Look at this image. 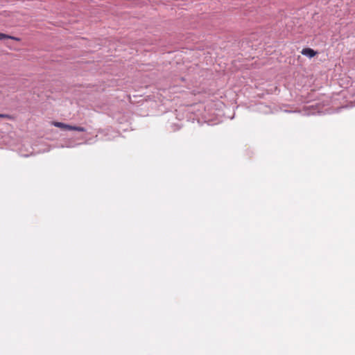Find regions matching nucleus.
Instances as JSON below:
<instances>
[{
    "instance_id": "nucleus-4",
    "label": "nucleus",
    "mask_w": 355,
    "mask_h": 355,
    "mask_svg": "<svg viewBox=\"0 0 355 355\" xmlns=\"http://www.w3.org/2000/svg\"><path fill=\"white\" fill-rule=\"evenodd\" d=\"M0 118L7 119L10 120L14 119V116L7 114H0Z\"/></svg>"
},
{
    "instance_id": "nucleus-1",
    "label": "nucleus",
    "mask_w": 355,
    "mask_h": 355,
    "mask_svg": "<svg viewBox=\"0 0 355 355\" xmlns=\"http://www.w3.org/2000/svg\"><path fill=\"white\" fill-rule=\"evenodd\" d=\"M52 125H54L55 127H57V128H59L61 129L67 130H76V131H78V132H85L86 131V129L83 127L71 125H68V124H66V123H64L62 122L53 121V122H52Z\"/></svg>"
},
{
    "instance_id": "nucleus-2",
    "label": "nucleus",
    "mask_w": 355,
    "mask_h": 355,
    "mask_svg": "<svg viewBox=\"0 0 355 355\" xmlns=\"http://www.w3.org/2000/svg\"><path fill=\"white\" fill-rule=\"evenodd\" d=\"M301 53L302 55L308 56L309 58H313L317 54L316 51L310 48L303 49Z\"/></svg>"
},
{
    "instance_id": "nucleus-3",
    "label": "nucleus",
    "mask_w": 355,
    "mask_h": 355,
    "mask_svg": "<svg viewBox=\"0 0 355 355\" xmlns=\"http://www.w3.org/2000/svg\"><path fill=\"white\" fill-rule=\"evenodd\" d=\"M5 39H11V40H15V41H20L21 40V39L19 38V37H14V36H10V35H8L0 33V40H5Z\"/></svg>"
}]
</instances>
